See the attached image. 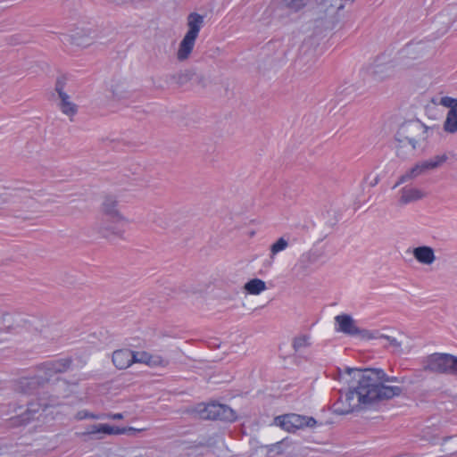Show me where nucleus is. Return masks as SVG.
<instances>
[{"label": "nucleus", "mask_w": 457, "mask_h": 457, "mask_svg": "<svg viewBox=\"0 0 457 457\" xmlns=\"http://www.w3.org/2000/svg\"><path fill=\"white\" fill-rule=\"evenodd\" d=\"M112 363L119 370L129 368L133 363V351L119 349L112 353Z\"/></svg>", "instance_id": "obj_17"}, {"label": "nucleus", "mask_w": 457, "mask_h": 457, "mask_svg": "<svg viewBox=\"0 0 457 457\" xmlns=\"http://www.w3.org/2000/svg\"><path fill=\"white\" fill-rule=\"evenodd\" d=\"M276 420L278 421L279 426L288 432H295L296 429H303L304 428H313L317 424L314 418L295 413L285 414L278 417Z\"/></svg>", "instance_id": "obj_7"}, {"label": "nucleus", "mask_w": 457, "mask_h": 457, "mask_svg": "<svg viewBox=\"0 0 457 457\" xmlns=\"http://www.w3.org/2000/svg\"><path fill=\"white\" fill-rule=\"evenodd\" d=\"M443 106L449 108L446 119L444 122V130L447 133L454 134L457 132V99L444 96L440 100Z\"/></svg>", "instance_id": "obj_10"}, {"label": "nucleus", "mask_w": 457, "mask_h": 457, "mask_svg": "<svg viewBox=\"0 0 457 457\" xmlns=\"http://www.w3.org/2000/svg\"><path fill=\"white\" fill-rule=\"evenodd\" d=\"M366 180H367V181H368V180H370V181H369V185H370V187H375V186L378 183V181H379V178H378V176H375V177H373V178H371V179H370V176H368V177L366 178Z\"/></svg>", "instance_id": "obj_36"}, {"label": "nucleus", "mask_w": 457, "mask_h": 457, "mask_svg": "<svg viewBox=\"0 0 457 457\" xmlns=\"http://www.w3.org/2000/svg\"><path fill=\"white\" fill-rule=\"evenodd\" d=\"M422 370L433 374L457 376V356L434 353L422 360Z\"/></svg>", "instance_id": "obj_5"}, {"label": "nucleus", "mask_w": 457, "mask_h": 457, "mask_svg": "<svg viewBox=\"0 0 457 457\" xmlns=\"http://www.w3.org/2000/svg\"><path fill=\"white\" fill-rule=\"evenodd\" d=\"M128 430H133L132 428ZM127 428H120L119 427L111 426L108 424H94L87 428L83 435H96V434H107V435H121L125 434Z\"/></svg>", "instance_id": "obj_16"}, {"label": "nucleus", "mask_w": 457, "mask_h": 457, "mask_svg": "<svg viewBox=\"0 0 457 457\" xmlns=\"http://www.w3.org/2000/svg\"><path fill=\"white\" fill-rule=\"evenodd\" d=\"M307 4V0H279L274 10V16L282 18L293 12H297Z\"/></svg>", "instance_id": "obj_13"}, {"label": "nucleus", "mask_w": 457, "mask_h": 457, "mask_svg": "<svg viewBox=\"0 0 457 457\" xmlns=\"http://www.w3.org/2000/svg\"><path fill=\"white\" fill-rule=\"evenodd\" d=\"M153 362L154 364H159V365H162V366H166L168 364V361L164 360V359H160L158 361H154Z\"/></svg>", "instance_id": "obj_39"}, {"label": "nucleus", "mask_w": 457, "mask_h": 457, "mask_svg": "<svg viewBox=\"0 0 457 457\" xmlns=\"http://www.w3.org/2000/svg\"><path fill=\"white\" fill-rule=\"evenodd\" d=\"M423 49L421 43L410 44L406 46L405 52L408 54H411L413 53L419 52Z\"/></svg>", "instance_id": "obj_32"}, {"label": "nucleus", "mask_w": 457, "mask_h": 457, "mask_svg": "<svg viewBox=\"0 0 457 457\" xmlns=\"http://www.w3.org/2000/svg\"><path fill=\"white\" fill-rule=\"evenodd\" d=\"M152 357L146 352H133V363H150Z\"/></svg>", "instance_id": "obj_28"}, {"label": "nucleus", "mask_w": 457, "mask_h": 457, "mask_svg": "<svg viewBox=\"0 0 457 457\" xmlns=\"http://www.w3.org/2000/svg\"><path fill=\"white\" fill-rule=\"evenodd\" d=\"M425 173L423 166L421 162L417 163L414 167H412L410 170H408L405 174L402 175L394 187H398L400 184H403L408 180L413 179L418 176Z\"/></svg>", "instance_id": "obj_22"}, {"label": "nucleus", "mask_w": 457, "mask_h": 457, "mask_svg": "<svg viewBox=\"0 0 457 457\" xmlns=\"http://www.w3.org/2000/svg\"><path fill=\"white\" fill-rule=\"evenodd\" d=\"M361 332H364V333H360L359 335V337L362 338V339H374V338H379V335L378 331L376 332H371L370 330H367V329H362L361 330Z\"/></svg>", "instance_id": "obj_31"}, {"label": "nucleus", "mask_w": 457, "mask_h": 457, "mask_svg": "<svg viewBox=\"0 0 457 457\" xmlns=\"http://www.w3.org/2000/svg\"><path fill=\"white\" fill-rule=\"evenodd\" d=\"M117 201L112 196H106L103 203L104 217L98 224V231L104 237L109 238L112 236L121 237L124 233V225L127 220L120 213Z\"/></svg>", "instance_id": "obj_3"}, {"label": "nucleus", "mask_w": 457, "mask_h": 457, "mask_svg": "<svg viewBox=\"0 0 457 457\" xmlns=\"http://www.w3.org/2000/svg\"><path fill=\"white\" fill-rule=\"evenodd\" d=\"M158 226L161 227V228H165L166 224L160 223V224H158Z\"/></svg>", "instance_id": "obj_40"}, {"label": "nucleus", "mask_w": 457, "mask_h": 457, "mask_svg": "<svg viewBox=\"0 0 457 457\" xmlns=\"http://www.w3.org/2000/svg\"><path fill=\"white\" fill-rule=\"evenodd\" d=\"M335 326L337 332H341L350 337H359L361 328H360L356 320L349 314H339L335 317Z\"/></svg>", "instance_id": "obj_12"}, {"label": "nucleus", "mask_w": 457, "mask_h": 457, "mask_svg": "<svg viewBox=\"0 0 457 457\" xmlns=\"http://www.w3.org/2000/svg\"><path fill=\"white\" fill-rule=\"evenodd\" d=\"M434 130L435 127L426 126L420 120L403 122L395 136L397 156L406 159L414 155L418 149L425 146Z\"/></svg>", "instance_id": "obj_2"}, {"label": "nucleus", "mask_w": 457, "mask_h": 457, "mask_svg": "<svg viewBox=\"0 0 457 457\" xmlns=\"http://www.w3.org/2000/svg\"><path fill=\"white\" fill-rule=\"evenodd\" d=\"M20 326V322L17 320V317L14 314L9 312L0 313V341L3 337Z\"/></svg>", "instance_id": "obj_19"}, {"label": "nucleus", "mask_w": 457, "mask_h": 457, "mask_svg": "<svg viewBox=\"0 0 457 457\" xmlns=\"http://www.w3.org/2000/svg\"><path fill=\"white\" fill-rule=\"evenodd\" d=\"M244 289L250 295H259L266 289V284L260 278H253L245 284Z\"/></svg>", "instance_id": "obj_23"}, {"label": "nucleus", "mask_w": 457, "mask_h": 457, "mask_svg": "<svg viewBox=\"0 0 457 457\" xmlns=\"http://www.w3.org/2000/svg\"><path fill=\"white\" fill-rule=\"evenodd\" d=\"M425 196V194L419 188L403 187L399 191L398 204L403 206L411 203L419 201Z\"/></svg>", "instance_id": "obj_15"}, {"label": "nucleus", "mask_w": 457, "mask_h": 457, "mask_svg": "<svg viewBox=\"0 0 457 457\" xmlns=\"http://www.w3.org/2000/svg\"><path fill=\"white\" fill-rule=\"evenodd\" d=\"M412 254L418 262L431 265L436 261L435 251L431 246L420 245L413 248Z\"/></svg>", "instance_id": "obj_18"}, {"label": "nucleus", "mask_w": 457, "mask_h": 457, "mask_svg": "<svg viewBox=\"0 0 457 457\" xmlns=\"http://www.w3.org/2000/svg\"><path fill=\"white\" fill-rule=\"evenodd\" d=\"M37 411H38V409L35 408V404L34 403H29V407L27 409V415H28V417L27 418H23L22 421H27V420H30L31 419V414H34V413H36Z\"/></svg>", "instance_id": "obj_35"}, {"label": "nucleus", "mask_w": 457, "mask_h": 457, "mask_svg": "<svg viewBox=\"0 0 457 457\" xmlns=\"http://www.w3.org/2000/svg\"><path fill=\"white\" fill-rule=\"evenodd\" d=\"M204 16L197 12H191L188 14L187 19L188 30L179 43L177 52V59L179 62L186 61L189 58L200 29L204 25Z\"/></svg>", "instance_id": "obj_4"}, {"label": "nucleus", "mask_w": 457, "mask_h": 457, "mask_svg": "<svg viewBox=\"0 0 457 457\" xmlns=\"http://www.w3.org/2000/svg\"><path fill=\"white\" fill-rule=\"evenodd\" d=\"M195 72L191 70L179 71L170 76V79L178 87H182L193 79Z\"/></svg>", "instance_id": "obj_21"}, {"label": "nucleus", "mask_w": 457, "mask_h": 457, "mask_svg": "<svg viewBox=\"0 0 457 457\" xmlns=\"http://www.w3.org/2000/svg\"><path fill=\"white\" fill-rule=\"evenodd\" d=\"M323 253L319 249H311L303 253L294 267L296 276H307L312 272V267L316 264Z\"/></svg>", "instance_id": "obj_9"}, {"label": "nucleus", "mask_w": 457, "mask_h": 457, "mask_svg": "<svg viewBox=\"0 0 457 457\" xmlns=\"http://www.w3.org/2000/svg\"><path fill=\"white\" fill-rule=\"evenodd\" d=\"M95 38V31L79 29L71 36V42L78 46H87L91 45Z\"/></svg>", "instance_id": "obj_20"}, {"label": "nucleus", "mask_w": 457, "mask_h": 457, "mask_svg": "<svg viewBox=\"0 0 457 457\" xmlns=\"http://www.w3.org/2000/svg\"><path fill=\"white\" fill-rule=\"evenodd\" d=\"M392 68V65L389 64H381L375 62L373 65H371L369 69V71L371 75L378 79H383L385 76H386L390 70Z\"/></svg>", "instance_id": "obj_25"}, {"label": "nucleus", "mask_w": 457, "mask_h": 457, "mask_svg": "<svg viewBox=\"0 0 457 457\" xmlns=\"http://www.w3.org/2000/svg\"><path fill=\"white\" fill-rule=\"evenodd\" d=\"M108 418L112 420H121L123 419V415L121 413L109 414Z\"/></svg>", "instance_id": "obj_38"}, {"label": "nucleus", "mask_w": 457, "mask_h": 457, "mask_svg": "<svg viewBox=\"0 0 457 457\" xmlns=\"http://www.w3.org/2000/svg\"><path fill=\"white\" fill-rule=\"evenodd\" d=\"M112 96L118 99L128 97L127 87L124 83L116 84L112 86Z\"/></svg>", "instance_id": "obj_27"}, {"label": "nucleus", "mask_w": 457, "mask_h": 457, "mask_svg": "<svg viewBox=\"0 0 457 457\" xmlns=\"http://www.w3.org/2000/svg\"><path fill=\"white\" fill-rule=\"evenodd\" d=\"M310 337L307 335H301L295 337L293 342V347L295 352L300 351L303 348L308 347L310 345L309 342Z\"/></svg>", "instance_id": "obj_26"}, {"label": "nucleus", "mask_w": 457, "mask_h": 457, "mask_svg": "<svg viewBox=\"0 0 457 457\" xmlns=\"http://www.w3.org/2000/svg\"><path fill=\"white\" fill-rule=\"evenodd\" d=\"M379 338L386 339L388 342L389 345L397 350H400L402 344L396 338L384 334L379 335Z\"/></svg>", "instance_id": "obj_30"}, {"label": "nucleus", "mask_w": 457, "mask_h": 457, "mask_svg": "<svg viewBox=\"0 0 457 457\" xmlns=\"http://www.w3.org/2000/svg\"><path fill=\"white\" fill-rule=\"evenodd\" d=\"M49 378L43 375L31 378H21L14 384V391L23 395L39 394L40 390L48 383Z\"/></svg>", "instance_id": "obj_8"}, {"label": "nucleus", "mask_w": 457, "mask_h": 457, "mask_svg": "<svg viewBox=\"0 0 457 457\" xmlns=\"http://www.w3.org/2000/svg\"><path fill=\"white\" fill-rule=\"evenodd\" d=\"M281 444H282L281 442H278V443H277V444H275V445H272L270 446V452H271V451H275V450H276L278 453H280V452H281V451H280Z\"/></svg>", "instance_id": "obj_37"}, {"label": "nucleus", "mask_w": 457, "mask_h": 457, "mask_svg": "<svg viewBox=\"0 0 457 457\" xmlns=\"http://www.w3.org/2000/svg\"><path fill=\"white\" fill-rule=\"evenodd\" d=\"M422 166H423V169H424V171L427 172L428 170H436L437 169L438 167L436 166V162H434V161H432V159H428V160H426V161H423V162H420Z\"/></svg>", "instance_id": "obj_34"}, {"label": "nucleus", "mask_w": 457, "mask_h": 457, "mask_svg": "<svg viewBox=\"0 0 457 457\" xmlns=\"http://www.w3.org/2000/svg\"><path fill=\"white\" fill-rule=\"evenodd\" d=\"M288 245H289V236L288 235H285V236L279 237L270 247V259L273 260L276 254L286 250Z\"/></svg>", "instance_id": "obj_24"}, {"label": "nucleus", "mask_w": 457, "mask_h": 457, "mask_svg": "<svg viewBox=\"0 0 457 457\" xmlns=\"http://www.w3.org/2000/svg\"><path fill=\"white\" fill-rule=\"evenodd\" d=\"M65 83L66 79L64 77L58 78L55 82V91L58 93L61 100L59 107L62 112L72 117L77 113L78 106L70 101V96L64 92Z\"/></svg>", "instance_id": "obj_11"}, {"label": "nucleus", "mask_w": 457, "mask_h": 457, "mask_svg": "<svg viewBox=\"0 0 457 457\" xmlns=\"http://www.w3.org/2000/svg\"><path fill=\"white\" fill-rule=\"evenodd\" d=\"M197 412L204 420H220L233 422L237 419L236 412L229 406L220 403H209L198 406Z\"/></svg>", "instance_id": "obj_6"}, {"label": "nucleus", "mask_w": 457, "mask_h": 457, "mask_svg": "<svg viewBox=\"0 0 457 457\" xmlns=\"http://www.w3.org/2000/svg\"><path fill=\"white\" fill-rule=\"evenodd\" d=\"M346 373H353V378L358 382L357 386L349 388L335 403V411L339 414H348L361 406H366L378 400H387L400 395L403 392L400 386H385L384 382H403V378L389 377L381 369L358 370L346 368Z\"/></svg>", "instance_id": "obj_1"}, {"label": "nucleus", "mask_w": 457, "mask_h": 457, "mask_svg": "<svg viewBox=\"0 0 457 457\" xmlns=\"http://www.w3.org/2000/svg\"><path fill=\"white\" fill-rule=\"evenodd\" d=\"M431 159L432 161H434V162H436V166L439 168L448 160V155L447 154H442L435 155L431 157Z\"/></svg>", "instance_id": "obj_33"}, {"label": "nucleus", "mask_w": 457, "mask_h": 457, "mask_svg": "<svg viewBox=\"0 0 457 457\" xmlns=\"http://www.w3.org/2000/svg\"><path fill=\"white\" fill-rule=\"evenodd\" d=\"M76 419L79 420H85V419L99 420V419H103V416L96 415L94 413L88 412L86 410H83V411H79L77 412Z\"/></svg>", "instance_id": "obj_29"}, {"label": "nucleus", "mask_w": 457, "mask_h": 457, "mask_svg": "<svg viewBox=\"0 0 457 457\" xmlns=\"http://www.w3.org/2000/svg\"><path fill=\"white\" fill-rule=\"evenodd\" d=\"M71 364V360L69 358L46 362L42 366V370H45L43 376L49 378L53 374L65 372L70 369Z\"/></svg>", "instance_id": "obj_14"}]
</instances>
